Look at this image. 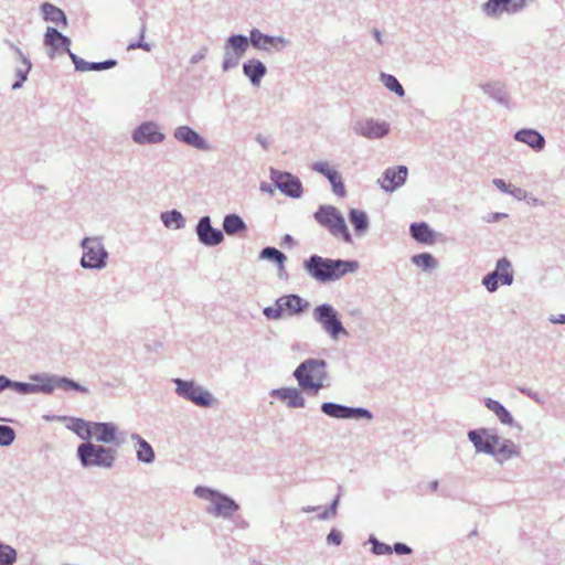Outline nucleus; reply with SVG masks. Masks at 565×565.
I'll return each mask as SVG.
<instances>
[{
  "label": "nucleus",
  "instance_id": "nucleus-1",
  "mask_svg": "<svg viewBox=\"0 0 565 565\" xmlns=\"http://www.w3.org/2000/svg\"><path fill=\"white\" fill-rule=\"evenodd\" d=\"M302 267L313 280L328 284L356 273L360 265L354 259L328 258L312 254L303 260Z\"/></svg>",
  "mask_w": 565,
  "mask_h": 565
},
{
  "label": "nucleus",
  "instance_id": "nucleus-2",
  "mask_svg": "<svg viewBox=\"0 0 565 565\" xmlns=\"http://www.w3.org/2000/svg\"><path fill=\"white\" fill-rule=\"evenodd\" d=\"M327 366L322 359H307L296 367L292 376L302 391L317 394L328 380Z\"/></svg>",
  "mask_w": 565,
  "mask_h": 565
},
{
  "label": "nucleus",
  "instance_id": "nucleus-3",
  "mask_svg": "<svg viewBox=\"0 0 565 565\" xmlns=\"http://www.w3.org/2000/svg\"><path fill=\"white\" fill-rule=\"evenodd\" d=\"M76 456L83 468L110 469L114 467L118 454L114 447L87 441L78 445Z\"/></svg>",
  "mask_w": 565,
  "mask_h": 565
},
{
  "label": "nucleus",
  "instance_id": "nucleus-4",
  "mask_svg": "<svg viewBox=\"0 0 565 565\" xmlns=\"http://www.w3.org/2000/svg\"><path fill=\"white\" fill-rule=\"evenodd\" d=\"M82 248V257L79 265L86 270L100 271L108 265L109 253L104 244V236H85L79 242Z\"/></svg>",
  "mask_w": 565,
  "mask_h": 565
},
{
  "label": "nucleus",
  "instance_id": "nucleus-5",
  "mask_svg": "<svg viewBox=\"0 0 565 565\" xmlns=\"http://www.w3.org/2000/svg\"><path fill=\"white\" fill-rule=\"evenodd\" d=\"M194 494L211 503L205 511L215 518L231 519L239 510V504L233 498L212 488L198 486Z\"/></svg>",
  "mask_w": 565,
  "mask_h": 565
},
{
  "label": "nucleus",
  "instance_id": "nucleus-6",
  "mask_svg": "<svg viewBox=\"0 0 565 565\" xmlns=\"http://www.w3.org/2000/svg\"><path fill=\"white\" fill-rule=\"evenodd\" d=\"M312 319L333 341L349 337L338 310L330 303L324 302L316 306L312 311Z\"/></svg>",
  "mask_w": 565,
  "mask_h": 565
},
{
  "label": "nucleus",
  "instance_id": "nucleus-7",
  "mask_svg": "<svg viewBox=\"0 0 565 565\" xmlns=\"http://www.w3.org/2000/svg\"><path fill=\"white\" fill-rule=\"evenodd\" d=\"M315 220L334 237H341L347 244L352 243V235L341 212L333 205H320L313 214Z\"/></svg>",
  "mask_w": 565,
  "mask_h": 565
},
{
  "label": "nucleus",
  "instance_id": "nucleus-8",
  "mask_svg": "<svg viewBox=\"0 0 565 565\" xmlns=\"http://www.w3.org/2000/svg\"><path fill=\"white\" fill-rule=\"evenodd\" d=\"M175 385V394L199 407H211L215 402L213 394L202 385L198 384L194 380H183L175 377L172 380Z\"/></svg>",
  "mask_w": 565,
  "mask_h": 565
},
{
  "label": "nucleus",
  "instance_id": "nucleus-9",
  "mask_svg": "<svg viewBox=\"0 0 565 565\" xmlns=\"http://www.w3.org/2000/svg\"><path fill=\"white\" fill-rule=\"evenodd\" d=\"M249 44V38L244 34L230 35L223 46L222 70L228 72L237 67Z\"/></svg>",
  "mask_w": 565,
  "mask_h": 565
},
{
  "label": "nucleus",
  "instance_id": "nucleus-10",
  "mask_svg": "<svg viewBox=\"0 0 565 565\" xmlns=\"http://www.w3.org/2000/svg\"><path fill=\"white\" fill-rule=\"evenodd\" d=\"M248 38L255 50L267 54L280 53L290 45V40L284 35H269L256 28L249 31Z\"/></svg>",
  "mask_w": 565,
  "mask_h": 565
},
{
  "label": "nucleus",
  "instance_id": "nucleus-11",
  "mask_svg": "<svg viewBox=\"0 0 565 565\" xmlns=\"http://www.w3.org/2000/svg\"><path fill=\"white\" fill-rule=\"evenodd\" d=\"M514 281V270L510 259L507 257L499 258L495 263L493 271L482 278V285L489 292H495L499 282L504 286H511Z\"/></svg>",
  "mask_w": 565,
  "mask_h": 565
},
{
  "label": "nucleus",
  "instance_id": "nucleus-12",
  "mask_svg": "<svg viewBox=\"0 0 565 565\" xmlns=\"http://www.w3.org/2000/svg\"><path fill=\"white\" fill-rule=\"evenodd\" d=\"M321 412L331 417L337 419H366L372 420L373 414L364 407H351L333 402H324L320 406Z\"/></svg>",
  "mask_w": 565,
  "mask_h": 565
},
{
  "label": "nucleus",
  "instance_id": "nucleus-13",
  "mask_svg": "<svg viewBox=\"0 0 565 565\" xmlns=\"http://www.w3.org/2000/svg\"><path fill=\"white\" fill-rule=\"evenodd\" d=\"M270 180L275 188H277L282 194L292 199H299L302 195L303 188L298 177L289 173L270 169Z\"/></svg>",
  "mask_w": 565,
  "mask_h": 565
},
{
  "label": "nucleus",
  "instance_id": "nucleus-14",
  "mask_svg": "<svg viewBox=\"0 0 565 565\" xmlns=\"http://www.w3.org/2000/svg\"><path fill=\"white\" fill-rule=\"evenodd\" d=\"M92 439L106 445L120 447L125 443V433L118 430V426L111 422H93Z\"/></svg>",
  "mask_w": 565,
  "mask_h": 565
},
{
  "label": "nucleus",
  "instance_id": "nucleus-15",
  "mask_svg": "<svg viewBox=\"0 0 565 565\" xmlns=\"http://www.w3.org/2000/svg\"><path fill=\"white\" fill-rule=\"evenodd\" d=\"M131 139L140 146L158 145L164 141L166 135L157 122L148 120L141 122L132 130Z\"/></svg>",
  "mask_w": 565,
  "mask_h": 565
},
{
  "label": "nucleus",
  "instance_id": "nucleus-16",
  "mask_svg": "<svg viewBox=\"0 0 565 565\" xmlns=\"http://www.w3.org/2000/svg\"><path fill=\"white\" fill-rule=\"evenodd\" d=\"M525 7V0H488L480 10L489 19H499L503 13L514 14Z\"/></svg>",
  "mask_w": 565,
  "mask_h": 565
},
{
  "label": "nucleus",
  "instance_id": "nucleus-17",
  "mask_svg": "<svg viewBox=\"0 0 565 565\" xmlns=\"http://www.w3.org/2000/svg\"><path fill=\"white\" fill-rule=\"evenodd\" d=\"M31 379L35 382H43V386L49 385V387H51L50 391H44V394H52L55 388H60L62 391L73 390L81 393H88L87 387L66 376L35 374L32 375Z\"/></svg>",
  "mask_w": 565,
  "mask_h": 565
},
{
  "label": "nucleus",
  "instance_id": "nucleus-18",
  "mask_svg": "<svg viewBox=\"0 0 565 565\" xmlns=\"http://www.w3.org/2000/svg\"><path fill=\"white\" fill-rule=\"evenodd\" d=\"M195 234L199 242L206 247L217 246L224 241L223 231L212 226V220L209 215L199 218Z\"/></svg>",
  "mask_w": 565,
  "mask_h": 565
},
{
  "label": "nucleus",
  "instance_id": "nucleus-19",
  "mask_svg": "<svg viewBox=\"0 0 565 565\" xmlns=\"http://www.w3.org/2000/svg\"><path fill=\"white\" fill-rule=\"evenodd\" d=\"M44 45L47 46V55L54 58L57 54L71 51V39L60 32L56 28L47 26L43 39Z\"/></svg>",
  "mask_w": 565,
  "mask_h": 565
},
{
  "label": "nucleus",
  "instance_id": "nucleus-20",
  "mask_svg": "<svg viewBox=\"0 0 565 565\" xmlns=\"http://www.w3.org/2000/svg\"><path fill=\"white\" fill-rule=\"evenodd\" d=\"M467 436L477 454L490 456L499 435L493 429L482 427L468 431Z\"/></svg>",
  "mask_w": 565,
  "mask_h": 565
},
{
  "label": "nucleus",
  "instance_id": "nucleus-21",
  "mask_svg": "<svg viewBox=\"0 0 565 565\" xmlns=\"http://www.w3.org/2000/svg\"><path fill=\"white\" fill-rule=\"evenodd\" d=\"M352 130L355 135L367 139H381L390 132V124L367 118L356 121Z\"/></svg>",
  "mask_w": 565,
  "mask_h": 565
},
{
  "label": "nucleus",
  "instance_id": "nucleus-22",
  "mask_svg": "<svg viewBox=\"0 0 565 565\" xmlns=\"http://www.w3.org/2000/svg\"><path fill=\"white\" fill-rule=\"evenodd\" d=\"M408 175L407 167L396 166L387 168L377 180L380 186L388 193L396 191L404 185Z\"/></svg>",
  "mask_w": 565,
  "mask_h": 565
},
{
  "label": "nucleus",
  "instance_id": "nucleus-23",
  "mask_svg": "<svg viewBox=\"0 0 565 565\" xmlns=\"http://www.w3.org/2000/svg\"><path fill=\"white\" fill-rule=\"evenodd\" d=\"M490 456L497 463L503 465L509 460L519 458L521 456V447L512 439L498 436V441Z\"/></svg>",
  "mask_w": 565,
  "mask_h": 565
},
{
  "label": "nucleus",
  "instance_id": "nucleus-24",
  "mask_svg": "<svg viewBox=\"0 0 565 565\" xmlns=\"http://www.w3.org/2000/svg\"><path fill=\"white\" fill-rule=\"evenodd\" d=\"M173 138L179 142L201 151L211 150V146L207 140L192 127L186 125L177 127L173 131Z\"/></svg>",
  "mask_w": 565,
  "mask_h": 565
},
{
  "label": "nucleus",
  "instance_id": "nucleus-25",
  "mask_svg": "<svg viewBox=\"0 0 565 565\" xmlns=\"http://www.w3.org/2000/svg\"><path fill=\"white\" fill-rule=\"evenodd\" d=\"M513 138L515 141L526 145L535 152H541L546 146L544 136L531 128H523L515 131Z\"/></svg>",
  "mask_w": 565,
  "mask_h": 565
},
{
  "label": "nucleus",
  "instance_id": "nucleus-26",
  "mask_svg": "<svg viewBox=\"0 0 565 565\" xmlns=\"http://www.w3.org/2000/svg\"><path fill=\"white\" fill-rule=\"evenodd\" d=\"M275 305L281 306L284 313L287 312V315L290 317L301 315L310 306L309 301L305 300L296 294H290L278 298Z\"/></svg>",
  "mask_w": 565,
  "mask_h": 565
},
{
  "label": "nucleus",
  "instance_id": "nucleus-27",
  "mask_svg": "<svg viewBox=\"0 0 565 565\" xmlns=\"http://www.w3.org/2000/svg\"><path fill=\"white\" fill-rule=\"evenodd\" d=\"M270 396L276 397L291 408L305 407L306 401L301 392L296 387H280L270 391Z\"/></svg>",
  "mask_w": 565,
  "mask_h": 565
},
{
  "label": "nucleus",
  "instance_id": "nucleus-28",
  "mask_svg": "<svg viewBox=\"0 0 565 565\" xmlns=\"http://www.w3.org/2000/svg\"><path fill=\"white\" fill-rule=\"evenodd\" d=\"M130 440L134 443V447L136 449L137 460L150 465L156 460V454L152 446L139 434L132 433L129 436Z\"/></svg>",
  "mask_w": 565,
  "mask_h": 565
},
{
  "label": "nucleus",
  "instance_id": "nucleus-29",
  "mask_svg": "<svg viewBox=\"0 0 565 565\" xmlns=\"http://www.w3.org/2000/svg\"><path fill=\"white\" fill-rule=\"evenodd\" d=\"M484 406L502 425L521 429V425L514 420L512 414L499 401L487 397L484 398Z\"/></svg>",
  "mask_w": 565,
  "mask_h": 565
},
{
  "label": "nucleus",
  "instance_id": "nucleus-30",
  "mask_svg": "<svg viewBox=\"0 0 565 565\" xmlns=\"http://www.w3.org/2000/svg\"><path fill=\"white\" fill-rule=\"evenodd\" d=\"M243 74L249 79L253 86H258L267 73L266 65L257 58H250L243 63Z\"/></svg>",
  "mask_w": 565,
  "mask_h": 565
},
{
  "label": "nucleus",
  "instance_id": "nucleus-31",
  "mask_svg": "<svg viewBox=\"0 0 565 565\" xmlns=\"http://www.w3.org/2000/svg\"><path fill=\"white\" fill-rule=\"evenodd\" d=\"M70 58L74 63L75 70L78 72L105 71L117 65V61L113 58L106 60L104 62H86L73 52H70Z\"/></svg>",
  "mask_w": 565,
  "mask_h": 565
},
{
  "label": "nucleus",
  "instance_id": "nucleus-32",
  "mask_svg": "<svg viewBox=\"0 0 565 565\" xmlns=\"http://www.w3.org/2000/svg\"><path fill=\"white\" fill-rule=\"evenodd\" d=\"M482 92L493 98L497 103L502 106H510V95L507 90V87L501 82H489L480 85Z\"/></svg>",
  "mask_w": 565,
  "mask_h": 565
},
{
  "label": "nucleus",
  "instance_id": "nucleus-33",
  "mask_svg": "<svg viewBox=\"0 0 565 565\" xmlns=\"http://www.w3.org/2000/svg\"><path fill=\"white\" fill-rule=\"evenodd\" d=\"M10 47L14 50L18 55V58L21 61V66L15 68V77L17 81L12 84V89L17 90L23 86V83L28 79V75L32 68V63L24 53L15 46L13 43H9Z\"/></svg>",
  "mask_w": 565,
  "mask_h": 565
},
{
  "label": "nucleus",
  "instance_id": "nucleus-34",
  "mask_svg": "<svg viewBox=\"0 0 565 565\" xmlns=\"http://www.w3.org/2000/svg\"><path fill=\"white\" fill-rule=\"evenodd\" d=\"M223 234L228 236L239 235L247 230L245 221L236 213L226 214L223 218Z\"/></svg>",
  "mask_w": 565,
  "mask_h": 565
},
{
  "label": "nucleus",
  "instance_id": "nucleus-35",
  "mask_svg": "<svg viewBox=\"0 0 565 565\" xmlns=\"http://www.w3.org/2000/svg\"><path fill=\"white\" fill-rule=\"evenodd\" d=\"M40 10L44 21L62 24L64 28L67 26V18L62 9L50 2H44Z\"/></svg>",
  "mask_w": 565,
  "mask_h": 565
},
{
  "label": "nucleus",
  "instance_id": "nucleus-36",
  "mask_svg": "<svg viewBox=\"0 0 565 565\" xmlns=\"http://www.w3.org/2000/svg\"><path fill=\"white\" fill-rule=\"evenodd\" d=\"M349 221L353 225L358 236L364 235L370 227L369 217L366 213L361 210L351 209L349 212Z\"/></svg>",
  "mask_w": 565,
  "mask_h": 565
},
{
  "label": "nucleus",
  "instance_id": "nucleus-37",
  "mask_svg": "<svg viewBox=\"0 0 565 565\" xmlns=\"http://www.w3.org/2000/svg\"><path fill=\"white\" fill-rule=\"evenodd\" d=\"M160 218L168 228L181 230L185 226V218L178 210L162 212Z\"/></svg>",
  "mask_w": 565,
  "mask_h": 565
},
{
  "label": "nucleus",
  "instance_id": "nucleus-38",
  "mask_svg": "<svg viewBox=\"0 0 565 565\" xmlns=\"http://www.w3.org/2000/svg\"><path fill=\"white\" fill-rule=\"evenodd\" d=\"M259 258L277 264L279 271L285 270V262L287 260V257L281 250L277 249L276 247H264L259 253Z\"/></svg>",
  "mask_w": 565,
  "mask_h": 565
},
{
  "label": "nucleus",
  "instance_id": "nucleus-39",
  "mask_svg": "<svg viewBox=\"0 0 565 565\" xmlns=\"http://www.w3.org/2000/svg\"><path fill=\"white\" fill-rule=\"evenodd\" d=\"M11 388L19 394L28 395V394H34V393H44V391H50L51 387L43 386V382H36V383H26V382H15L12 381Z\"/></svg>",
  "mask_w": 565,
  "mask_h": 565
},
{
  "label": "nucleus",
  "instance_id": "nucleus-40",
  "mask_svg": "<svg viewBox=\"0 0 565 565\" xmlns=\"http://www.w3.org/2000/svg\"><path fill=\"white\" fill-rule=\"evenodd\" d=\"M92 427L93 422L75 418L70 426V429H72L81 439L87 443L92 439Z\"/></svg>",
  "mask_w": 565,
  "mask_h": 565
},
{
  "label": "nucleus",
  "instance_id": "nucleus-41",
  "mask_svg": "<svg viewBox=\"0 0 565 565\" xmlns=\"http://www.w3.org/2000/svg\"><path fill=\"white\" fill-rule=\"evenodd\" d=\"M380 81L388 90L395 93L398 97H403L405 95L402 84L394 75L382 72L380 74Z\"/></svg>",
  "mask_w": 565,
  "mask_h": 565
},
{
  "label": "nucleus",
  "instance_id": "nucleus-42",
  "mask_svg": "<svg viewBox=\"0 0 565 565\" xmlns=\"http://www.w3.org/2000/svg\"><path fill=\"white\" fill-rule=\"evenodd\" d=\"M17 555V551L12 546L0 542V565H13Z\"/></svg>",
  "mask_w": 565,
  "mask_h": 565
},
{
  "label": "nucleus",
  "instance_id": "nucleus-43",
  "mask_svg": "<svg viewBox=\"0 0 565 565\" xmlns=\"http://www.w3.org/2000/svg\"><path fill=\"white\" fill-rule=\"evenodd\" d=\"M332 186V191L335 195L343 198L347 194L344 183L340 173L335 170L332 171L327 178Z\"/></svg>",
  "mask_w": 565,
  "mask_h": 565
},
{
  "label": "nucleus",
  "instance_id": "nucleus-44",
  "mask_svg": "<svg viewBox=\"0 0 565 565\" xmlns=\"http://www.w3.org/2000/svg\"><path fill=\"white\" fill-rule=\"evenodd\" d=\"M15 439V433L12 427L8 425H0V446L8 447Z\"/></svg>",
  "mask_w": 565,
  "mask_h": 565
},
{
  "label": "nucleus",
  "instance_id": "nucleus-45",
  "mask_svg": "<svg viewBox=\"0 0 565 565\" xmlns=\"http://www.w3.org/2000/svg\"><path fill=\"white\" fill-rule=\"evenodd\" d=\"M369 542L372 544V553L375 555H388L392 553V546L380 542L373 535L370 536Z\"/></svg>",
  "mask_w": 565,
  "mask_h": 565
},
{
  "label": "nucleus",
  "instance_id": "nucleus-46",
  "mask_svg": "<svg viewBox=\"0 0 565 565\" xmlns=\"http://www.w3.org/2000/svg\"><path fill=\"white\" fill-rule=\"evenodd\" d=\"M340 502V494H338L333 501L330 503V505L324 509L319 515L318 519L321 521H326L329 519H333L337 515L338 507Z\"/></svg>",
  "mask_w": 565,
  "mask_h": 565
},
{
  "label": "nucleus",
  "instance_id": "nucleus-47",
  "mask_svg": "<svg viewBox=\"0 0 565 565\" xmlns=\"http://www.w3.org/2000/svg\"><path fill=\"white\" fill-rule=\"evenodd\" d=\"M263 313L270 320H279L284 317L282 307L279 305H276L275 307H265Z\"/></svg>",
  "mask_w": 565,
  "mask_h": 565
},
{
  "label": "nucleus",
  "instance_id": "nucleus-48",
  "mask_svg": "<svg viewBox=\"0 0 565 565\" xmlns=\"http://www.w3.org/2000/svg\"><path fill=\"white\" fill-rule=\"evenodd\" d=\"M409 232L416 242L424 244V222L412 223Z\"/></svg>",
  "mask_w": 565,
  "mask_h": 565
},
{
  "label": "nucleus",
  "instance_id": "nucleus-49",
  "mask_svg": "<svg viewBox=\"0 0 565 565\" xmlns=\"http://www.w3.org/2000/svg\"><path fill=\"white\" fill-rule=\"evenodd\" d=\"M437 242L445 243L446 238L441 233H437L426 224V245H433Z\"/></svg>",
  "mask_w": 565,
  "mask_h": 565
},
{
  "label": "nucleus",
  "instance_id": "nucleus-50",
  "mask_svg": "<svg viewBox=\"0 0 565 565\" xmlns=\"http://www.w3.org/2000/svg\"><path fill=\"white\" fill-rule=\"evenodd\" d=\"M145 33H146V24H142L141 30H140V39H143ZM136 49H142L143 51L149 52V51H151V45L147 42H143L142 40L135 42V43H130L128 45V50H136Z\"/></svg>",
  "mask_w": 565,
  "mask_h": 565
},
{
  "label": "nucleus",
  "instance_id": "nucleus-51",
  "mask_svg": "<svg viewBox=\"0 0 565 565\" xmlns=\"http://www.w3.org/2000/svg\"><path fill=\"white\" fill-rule=\"evenodd\" d=\"M508 194L512 195L518 201H525L529 199V192L520 186L511 185Z\"/></svg>",
  "mask_w": 565,
  "mask_h": 565
},
{
  "label": "nucleus",
  "instance_id": "nucleus-52",
  "mask_svg": "<svg viewBox=\"0 0 565 565\" xmlns=\"http://www.w3.org/2000/svg\"><path fill=\"white\" fill-rule=\"evenodd\" d=\"M312 170L318 173L323 174L326 178H328V175H330L332 173V171H335L334 169H331L329 167V163L326 161L315 162L312 166Z\"/></svg>",
  "mask_w": 565,
  "mask_h": 565
},
{
  "label": "nucleus",
  "instance_id": "nucleus-53",
  "mask_svg": "<svg viewBox=\"0 0 565 565\" xmlns=\"http://www.w3.org/2000/svg\"><path fill=\"white\" fill-rule=\"evenodd\" d=\"M508 216H509V214L503 213V212H492V213H488V214H486V215L482 217V220H483L486 223L492 224V223H498V222H500L501 220L507 218Z\"/></svg>",
  "mask_w": 565,
  "mask_h": 565
},
{
  "label": "nucleus",
  "instance_id": "nucleus-54",
  "mask_svg": "<svg viewBox=\"0 0 565 565\" xmlns=\"http://www.w3.org/2000/svg\"><path fill=\"white\" fill-rule=\"evenodd\" d=\"M342 542V534L340 531L333 529L327 535V544L339 546Z\"/></svg>",
  "mask_w": 565,
  "mask_h": 565
},
{
  "label": "nucleus",
  "instance_id": "nucleus-55",
  "mask_svg": "<svg viewBox=\"0 0 565 565\" xmlns=\"http://www.w3.org/2000/svg\"><path fill=\"white\" fill-rule=\"evenodd\" d=\"M492 184L502 193H507L510 191L512 184L507 183L503 179L495 178L492 180Z\"/></svg>",
  "mask_w": 565,
  "mask_h": 565
},
{
  "label": "nucleus",
  "instance_id": "nucleus-56",
  "mask_svg": "<svg viewBox=\"0 0 565 565\" xmlns=\"http://www.w3.org/2000/svg\"><path fill=\"white\" fill-rule=\"evenodd\" d=\"M392 552H395L398 555H406L412 552V548L408 545L398 542L392 546Z\"/></svg>",
  "mask_w": 565,
  "mask_h": 565
},
{
  "label": "nucleus",
  "instance_id": "nucleus-57",
  "mask_svg": "<svg viewBox=\"0 0 565 565\" xmlns=\"http://www.w3.org/2000/svg\"><path fill=\"white\" fill-rule=\"evenodd\" d=\"M206 52H207V47H202L199 52H196L195 54H193L190 57V63L191 64L199 63L201 60H203L205 57Z\"/></svg>",
  "mask_w": 565,
  "mask_h": 565
},
{
  "label": "nucleus",
  "instance_id": "nucleus-58",
  "mask_svg": "<svg viewBox=\"0 0 565 565\" xmlns=\"http://www.w3.org/2000/svg\"><path fill=\"white\" fill-rule=\"evenodd\" d=\"M438 266V260L433 255L426 253V270L436 269Z\"/></svg>",
  "mask_w": 565,
  "mask_h": 565
},
{
  "label": "nucleus",
  "instance_id": "nucleus-59",
  "mask_svg": "<svg viewBox=\"0 0 565 565\" xmlns=\"http://www.w3.org/2000/svg\"><path fill=\"white\" fill-rule=\"evenodd\" d=\"M527 204H530L531 206H544L545 203L543 200L539 199V198H535L533 196L530 192H529V199L525 200Z\"/></svg>",
  "mask_w": 565,
  "mask_h": 565
},
{
  "label": "nucleus",
  "instance_id": "nucleus-60",
  "mask_svg": "<svg viewBox=\"0 0 565 565\" xmlns=\"http://www.w3.org/2000/svg\"><path fill=\"white\" fill-rule=\"evenodd\" d=\"M12 386V380L7 377L6 375H0V392L11 388Z\"/></svg>",
  "mask_w": 565,
  "mask_h": 565
},
{
  "label": "nucleus",
  "instance_id": "nucleus-61",
  "mask_svg": "<svg viewBox=\"0 0 565 565\" xmlns=\"http://www.w3.org/2000/svg\"><path fill=\"white\" fill-rule=\"evenodd\" d=\"M548 320L554 324H565V315H553Z\"/></svg>",
  "mask_w": 565,
  "mask_h": 565
},
{
  "label": "nucleus",
  "instance_id": "nucleus-62",
  "mask_svg": "<svg viewBox=\"0 0 565 565\" xmlns=\"http://www.w3.org/2000/svg\"><path fill=\"white\" fill-rule=\"evenodd\" d=\"M255 139L263 147V149H265V150L268 149L269 143H268L267 137H265L262 134H258Z\"/></svg>",
  "mask_w": 565,
  "mask_h": 565
},
{
  "label": "nucleus",
  "instance_id": "nucleus-63",
  "mask_svg": "<svg viewBox=\"0 0 565 565\" xmlns=\"http://www.w3.org/2000/svg\"><path fill=\"white\" fill-rule=\"evenodd\" d=\"M412 262L419 267H424V253L414 255Z\"/></svg>",
  "mask_w": 565,
  "mask_h": 565
},
{
  "label": "nucleus",
  "instance_id": "nucleus-64",
  "mask_svg": "<svg viewBox=\"0 0 565 565\" xmlns=\"http://www.w3.org/2000/svg\"><path fill=\"white\" fill-rule=\"evenodd\" d=\"M259 188H260V191H263L265 193H269V194L274 193V189H273L271 184H269L267 182H262Z\"/></svg>",
  "mask_w": 565,
  "mask_h": 565
}]
</instances>
